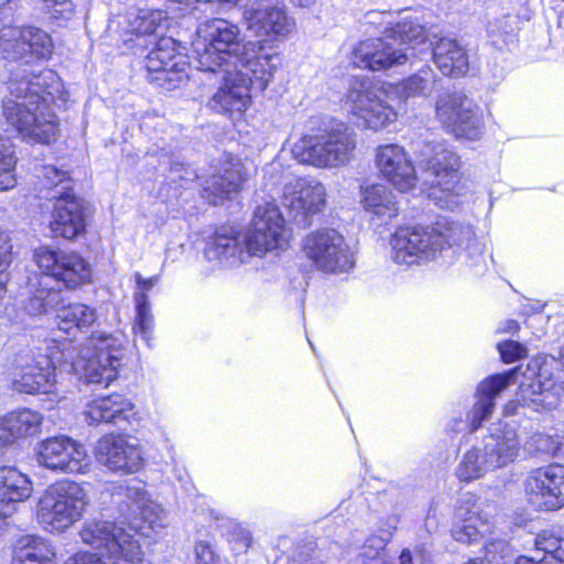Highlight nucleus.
<instances>
[{
  "instance_id": "obj_1",
  "label": "nucleus",
  "mask_w": 564,
  "mask_h": 564,
  "mask_svg": "<svg viewBox=\"0 0 564 564\" xmlns=\"http://www.w3.org/2000/svg\"><path fill=\"white\" fill-rule=\"evenodd\" d=\"M9 95L3 99L2 113L7 124L22 139L51 143L57 135V119L53 106L66 101L59 76L52 69L18 70L9 82Z\"/></svg>"
},
{
  "instance_id": "obj_2",
  "label": "nucleus",
  "mask_w": 564,
  "mask_h": 564,
  "mask_svg": "<svg viewBox=\"0 0 564 564\" xmlns=\"http://www.w3.org/2000/svg\"><path fill=\"white\" fill-rule=\"evenodd\" d=\"M474 238L471 227L446 218L431 227L399 228L391 237V258L400 265L423 264L437 259L454 246H469Z\"/></svg>"
},
{
  "instance_id": "obj_3",
  "label": "nucleus",
  "mask_w": 564,
  "mask_h": 564,
  "mask_svg": "<svg viewBox=\"0 0 564 564\" xmlns=\"http://www.w3.org/2000/svg\"><path fill=\"white\" fill-rule=\"evenodd\" d=\"M426 31L413 21H402L386 32L383 39H369L354 50V64L373 72L403 65L426 52Z\"/></svg>"
},
{
  "instance_id": "obj_4",
  "label": "nucleus",
  "mask_w": 564,
  "mask_h": 564,
  "mask_svg": "<svg viewBox=\"0 0 564 564\" xmlns=\"http://www.w3.org/2000/svg\"><path fill=\"white\" fill-rule=\"evenodd\" d=\"M89 502L83 484L59 480L48 486L39 498L36 520L47 532L63 533L82 520Z\"/></svg>"
},
{
  "instance_id": "obj_5",
  "label": "nucleus",
  "mask_w": 564,
  "mask_h": 564,
  "mask_svg": "<svg viewBox=\"0 0 564 564\" xmlns=\"http://www.w3.org/2000/svg\"><path fill=\"white\" fill-rule=\"evenodd\" d=\"M520 451L514 425L499 423L485 437L482 447H473L463 457L456 475L463 481H471L485 474L512 463Z\"/></svg>"
},
{
  "instance_id": "obj_6",
  "label": "nucleus",
  "mask_w": 564,
  "mask_h": 564,
  "mask_svg": "<svg viewBox=\"0 0 564 564\" xmlns=\"http://www.w3.org/2000/svg\"><path fill=\"white\" fill-rule=\"evenodd\" d=\"M417 164L426 174L429 196L442 208L454 209L462 204L458 192L459 156L443 143H423Z\"/></svg>"
},
{
  "instance_id": "obj_7",
  "label": "nucleus",
  "mask_w": 564,
  "mask_h": 564,
  "mask_svg": "<svg viewBox=\"0 0 564 564\" xmlns=\"http://www.w3.org/2000/svg\"><path fill=\"white\" fill-rule=\"evenodd\" d=\"M192 46L193 57L200 70L217 73L231 68V63L242 46L240 29L224 19L206 21L198 25Z\"/></svg>"
},
{
  "instance_id": "obj_8",
  "label": "nucleus",
  "mask_w": 564,
  "mask_h": 564,
  "mask_svg": "<svg viewBox=\"0 0 564 564\" xmlns=\"http://www.w3.org/2000/svg\"><path fill=\"white\" fill-rule=\"evenodd\" d=\"M356 133L340 123L305 134L292 145V154L301 163L317 167H337L347 164L356 149Z\"/></svg>"
},
{
  "instance_id": "obj_9",
  "label": "nucleus",
  "mask_w": 564,
  "mask_h": 564,
  "mask_svg": "<svg viewBox=\"0 0 564 564\" xmlns=\"http://www.w3.org/2000/svg\"><path fill=\"white\" fill-rule=\"evenodd\" d=\"M345 106L359 127L379 131L398 118L388 89L373 86L368 78H354L346 94Z\"/></svg>"
},
{
  "instance_id": "obj_10",
  "label": "nucleus",
  "mask_w": 564,
  "mask_h": 564,
  "mask_svg": "<svg viewBox=\"0 0 564 564\" xmlns=\"http://www.w3.org/2000/svg\"><path fill=\"white\" fill-rule=\"evenodd\" d=\"M122 340L113 335L95 333L89 338V347L74 362V369L88 383L108 387L117 378L121 365Z\"/></svg>"
},
{
  "instance_id": "obj_11",
  "label": "nucleus",
  "mask_w": 564,
  "mask_h": 564,
  "mask_svg": "<svg viewBox=\"0 0 564 564\" xmlns=\"http://www.w3.org/2000/svg\"><path fill=\"white\" fill-rule=\"evenodd\" d=\"M79 535L85 544L101 550L111 564H129L141 558L139 541L112 521L102 519L87 521Z\"/></svg>"
},
{
  "instance_id": "obj_12",
  "label": "nucleus",
  "mask_w": 564,
  "mask_h": 564,
  "mask_svg": "<svg viewBox=\"0 0 564 564\" xmlns=\"http://www.w3.org/2000/svg\"><path fill=\"white\" fill-rule=\"evenodd\" d=\"M33 261L43 275L65 290L74 291L91 282V267L78 252L41 246L34 250Z\"/></svg>"
},
{
  "instance_id": "obj_13",
  "label": "nucleus",
  "mask_w": 564,
  "mask_h": 564,
  "mask_svg": "<svg viewBox=\"0 0 564 564\" xmlns=\"http://www.w3.org/2000/svg\"><path fill=\"white\" fill-rule=\"evenodd\" d=\"M302 252L314 268L326 273H339L355 265L344 236L335 229L322 228L308 232L302 240Z\"/></svg>"
},
{
  "instance_id": "obj_14",
  "label": "nucleus",
  "mask_w": 564,
  "mask_h": 564,
  "mask_svg": "<svg viewBox=\"0 0 564 564\" xmlns=\"http://www.w3.org/2000/svg\"><path fill=\"white\" fill-rule=\"evenodd\" d=\"M242 17L247 29L263 44L284 42L296 30L295 19L278 0H254L246 6Z\"/></svg>"
},
{
  "instance_id": "obj_15",
  "label": "nucleus",
  "mask_w": 564,
  "mask_h": 564,
  "mask_svg": "<svg viewBox=\"0 0 564 564\" xmlns=\"http://www.w3.org/2000/svg\"><path fill=\"white\" fill-rule=\"evenodd\" d=\"M40 466L62 474H87L91 458L80 442L66 436H52L43 440L35 448Z\"/></svg>"
},
{
  "instance_id": "obj_16",
  "label": "nucleus",
  "mask_w": 564,
  "mask_h": 564,
  "mask_svg": "<svg viewBox=\"0 0 564 564\" xmlns=\"http://www.w3.org/2000/svg\"><path fill=\"white\" fill-rule=\"evenodd\" d=\"M55 365L48 354H19L9 372L10 387L18 393H50L56 382Z\"/></svg>"
},
{
  "instance_id": "obj_17",
  "label": "nucleus",
  "mask_w": 564,
  "mask_h": 564,
  "mask_svg": "<svg viewBox=\"0 0 564 564\" xmlns=\"http://www.w3.org/2000/svg\"><path fill=\"white\" fill-rule=\"evenodd\" d=\"M290 239L284 218L273 203L259 205L253 214L250 229L245 232V242L257 257L275 249H283Z\"/></svg>"
},
{
  "instance_id": "obj_18",
  "label": "nucleus",
  "mask_w": 564,
  "mask_h": 564,
  "mask_svg": "<svg viewBox=\"0 0 564 564\" xmlns=\"http://www.w3.org/2000/svg\"><path fill=\"white\" fill-rule=\"evenodd\" d=\"M96 460L108 471L118 475H131L142 469L143 452L140 443L132 436L109 433L101 436L95 445Z\"/></svg>"
},
{
  "instance_id": "obj_19",
  "label": "nucleus",
  "mask_w": 564,
  "mask_h": 564,
  "mask_svg": "<svg viewBox=\"0 0 564 564\" xmlns=\"http://www.w3.org/2000/svg\"><path fill=\"white\" fill-rule=\"evenodd\" d=\"M435 112L441 123L457 138L476 140L480 137L477 106L463 93L441 95L435 105Z\"/></svg>"
},
{
  "instance_id": "obj_20",
  "label": "nucleus",
  "mask_w": 564,
  "mask_h": 564,
  "mask_svg": "<svg viewBox=\"0 0 564 564\" xmlns=\"http://www.w3.org/2000/svg\"><path fill=\"white\" fill-rule=\"evenodd\" d=\"M524 494L530 505L539 510L564 507V466L551 464L530 471L524 480Z\"/></svg>"
},
{
  "instance_id": "obj_21",
  "label": "nucleus",
  "mask_w": 564,
  "mask_h": 564,
  "mask_svg": "<svg viewBox=\"0 0 564 564\" xmlns=\"http://www.w3.org/2000/svg\"><path fill=\"white\" fill-rule=\"evenodd\" d=\"M494 533V522L486 505L473 494L466 492L458 499L454 512L453 538L470 544Z\"/></svg>"
},
{
  "instance_id": "obj_22",
  "label": "nucleus",
  "mask_w": 564,
  "mask_h": 564,
  "mask_svg": "<svg viewBox=\"0 0 564 564\" xmlns=\"http://www.w3.org/2000/svg\"><path fill=\"white\" fill-rule=\"evenodd\" d=\"M0 51L9 59L46 58L52 54L53 42L43 30L32 26H6L0 31Z\"/></svg>"
},
{
  "instance_id": "obj_23",
  "label": "nucleus",
  "mask_w": 564,
  "mask_h": 564,
  "mask_svg": "<svg viewBox=\"0 0 564 564\" xmlns=\"http://www.w3.org/2000/svg\"><path fill=\"white\" fill-rule=\"evenodd\" d=\"M276 54L265 50L262 41H248L231 63V70L238 77L247 78V85L260 91L272 80L276 66L273 58Z\"/></svg>"
},
{
  "instance_id": "obj_24",
  "label": "nucleus",
  "mask_w": 564,
  "mask_h": 564,
  "mask_svg": "<svg viewBox=\"0 0 564 564\" xmlns=\"http://www.w3.org/2000/svg\"><path fill=\"white\" fill-rule=\"evenodd\" d=\"M249 175V169L242 160L226 153L219 160V166L208 178L203 188L204 197L213 205L223 204L237 195Z\"/></svg>"
},
{
  "instance_id": "obj_25",
  "label": "nucleus",
  "mask_w": 564,
  "mask_h": 564,
  "mask_svg": "<svg viewBox=\"0 0 564 564\" xmlns=\"http://www.w3.org/2000/svg\"><path fill=\"white\" fill-rule=\"evenodd\" d=\"M177 43L172 37H162L147 56L145 67L149 73L156 74L152 80L166 85L167 88L176 87L184 78H187L186 56L177 51Z\"/></svg>"
},
{
  "instance_id": "obj_26",
  "label": "nucleus",
  "mask_w": 564,
  "mask_h": 564,
  "mask_svg": "<svg viewBox=\"0 0 564 564\" xmlns=\"http://www.w3.org/2000/svg\"><path fill=\"white\" fill-rule=\"evenodd\" d=\"M375 164L379 174L400 192L412 189L417 176L405 149L395 143L381 144L375 150Z\"/></svg>"
},
{
  "instance_id": "obj_27",
  "label": "nucleus",
  "mask_w": 564,
  "mask_h": 564,
  "mask_svg": "<svg viewBox=\"0 0 564 564\" xmlns=\"http://www.w3.org/2000/svg\"><path fill=\"white\" fill-rule=\"evenodd\" d=\"M53 198L55 203L48 225L52 235L69 240L83 235L86 230V215L82 199L70 192Z\"/></svg>"
},
{
  "instance_id": "obj_28",
  "label": "nucleus",
  "mask_w": 564,
  "mask_h": 564,
  "mask_svg": "<svg viewBox=\"0 0 564 564\" xmlns=\"http://www.w3.org/2000/svg\"><path fill=\"white\" fill-rule=\"evenodd\" d=\"M84 415L88 424L106 422L121 425L139 421L135 405L124 395L118 393L93 399L86 404Z\"/></svg>"
},
{
  "instance_id": "obj_29",
  "label": "nucleus",
  "mask_w": 564,
  "mask_h": 564,
  "mask_svg": "<svg viewBox=\"0 0 564 564\" xmlns=\"http://www.w3.org/2000/svg\"><path fill=\"white\" fill-rule=\"evenodd\" d=\"M284 205L294 216L314 215L323 210L326 204V191L322 183L299 178L284 188Z\"/></svg>"
},
{
  "instance_id": "obj_30",
  "label": "nucleus",
  "mask_w": 564,
  "mask_h": 564,
  "mask_svg": "<svg viewBox=\"0 0 564 564\" xmlns=\"http://www.w3.org/2000/svg\"><path fill=\"white\" fill-rule=\"evenodd\" d=\"M564 398V384L554 380L545 369L528 386L520 387L519 401L534 411L557 408Z\"/></svg>"
},
{
  "instance_id": "obj_31",
  "label": "nucleus",
  "mask_w": 564,
  "mask_h": 564,
  "mask_svg": "<svg viewBox=\"0 0 564 564\" xmlns=\"http://www.w3.org/2000/svg\"><path fill=\"white\" fill-rule=\"evenodd\" d=\"M517 369L490 376L481 381L476 391V402L469 413L470 431L477 430L484 421L490 419L495 409V399L510 384L516 382Z\"/></svg>"
},
{
  "instance_id": "obj_32",
  "label": "nucleus",
  "mask_w": 564,
  "mask_h": 564,
  "mask_svg": "<svg viewBox=\"0 0 564 564\" xmlns=\"http://www.w3.org/2000/svg\"><path fill=\"white\" fill-rule=\"evenodd\" d=\"M119 489L127 499L128 518H140L153 531L169 525L166 511L150 498L143 487L129 485Z\"/></svg>"
},
{
  "instance_id": "obj_33",
  "label": "nucleus",
  "mask_w": 564,
  "mask_h": 564,
  "mask_svg": "<svg viewBox=\"0 0 564 564\" xmlns=\"http://www.w3.org/2000/svg\"><path fill=\"white\" fill-rule=\"evenodd\" d=\"M205 258L223 267H236L256 257L245 242V234H217L206 245Z\"/></svg>"
},
{
  "instance_id": "obj_34",
  "label": "nucleus",
  "mask_w": 564,
  "mask_h": 564,
  "mask_svg": "<svg viewBox=\"0 0 564 564\" xmlns=\"http://www.w3.org/2000/svg\"><path fill=\"white\" fill-rule=\"evenodd\" d=\"M223 73L224 85L213 96L210 105L217 111L242 112L250 104V87L247 78L238 77L231 68L219 70Z\"/></svg>"
},
{
  "instance_id": "obj_35",
  "label": "nucleus",
  "mask_w": 564,
  "mask_h": 564,
  "mask_svg": "<svg viewBox=\"0 0 564 564\" xmlns=\"http://www.w3.org/2000/svg\"><path fill=\"white\" fill-rule=\"evenodd\" d=\"M32 491L33 486L26 475L13 467H0V507L4 516H13Z\"/></svg>"
},
{
  "instance_id": "obj_36",
  "label": "nucleus",
  "mask_w": 564,
  "mask_h": 564,
  "mask_svg": "<svg viewBox=\"0 0 564 564\" xmlns=\"http://www.w3.org/2000/svg\"><path fill=\"white\" fill-rule=\"evenodd\" d=\"M426 45L432 46L434 62L445 76L458 77L467 73V52L456 40L441 37L432 42L426 33Z\"/></svg>"
},
{
  "instance_id": "obj_37",
  "label": "nucleus",
  "mask_w": 564,
  "mask_h": 564,
  "mask_svg": "<svg viewBox=\"0 0 564 564\" xmlns=\"http://www.w3.org/2000/svg\"><path fill=\"white\" fill-rule=\"evenodd\" d=\"M361 205L372 220L387 224L399 213L395 195L382 184H373L361 191Z\"/></svg>"
},
{
  "instance_id": "obj_38",
  "label": "nucleus",
  "mask_w": 564,
  "mask_h": 564,
  "mask_svg": "<svg viewBox=\"0 0 564 564\" xmlns=\"http://www.w3.org/2000/svg\"><path fill=\"white\" fill-rule=\"evenodd\" d=\"M135 291L133 294L135 303L134 333L149 344L153 330V315L149 302L148 292H150L160 281L159 275L143 278L139 272L134 273Z\"/></svg>"
},
{
  "instance_id": "obj_39",
  "label": "nucleus",
  "mask_w": 564,
  "mask_h": 564,
  "mask_svg": "<svg viewBox=\"0 0 564 564\" xmlns=\"http://www.w3.org/2000/svg\"><path fill=\"white\" fill-rule=\"evenodd\" d=\"M13 564H57L56 553L44 539L26 535L14 547Z\"/></svg>"
},
{
  "instance_id": "obj_40",
  "label": "nucleus",
  "mask_w": 564,
  "mask_h": 564,
  "mask_svg": "<svg viewBox=\"0 0 564 564\" xmlns=\"http://www.w3.org/2000/svg\"><path fill=\"white\" fill-rule=\"evenodd\" d=\"M1 422L9 433L8 443H10L14 438L36 434L42 424V416L35 411L22 409L10 413Z\"/></svg>"
},
{
  "instance_id": "obj_41",
  "label": "nucleus",
  "mask_w": 564,
  "mask_h": 564,
  "mask_svg": "<svg viewBox=\"0 0 564 564\" xmlns=\"http://www.w3.org/2000/svg\"><path fill=\"white\" fill-rule=\"evenodd\" d=\"M167 20L165 11L160 9L139 8L128 13V28L137 35L155 33Z\"/></svg>"
},
{
  "instance_id": "obj_42",
  "label": "nucleus",
  "mask_w": 564,
  "mask_h": 564,
  "mask_svg": "<svg viewBox=\"0 0 564 564\" xmlns=\"http://www.w3.org/2000/svg\"><path fill=\"white\" fill-rule=\"evenodd\" d=\"M61 302V290L40 285L31 290L29 297L23 303V308L30 316H42L52 313Z\"/></svg>"
},
{
  "instance_id": "obj_43",
  "label": "nucleus",
  "mask_w": 564,
  "mask_h": 564,
  "mask_svg": "<svg viewBox=\"0 0 564 564\" xmlns=\"http://www.w3.org/2000/svg\"><path fill=\"white\" fill-rule=\"evenodd\" d=\"M59 328L69 332L73 327L80 330L87 329L97 321L96 310L83 303H72L61 308Z\"/></svg>"
},
{
  "instance_id": "obj_44",
  "label": "nucleus",
  "mask_w": 564,
  "mask_h": 564,
  "mask_svg": "<svg viewBox=\"0 0 564 564\" xmlns=\"http://www.w3.org/2000/svg\"><path fill=\"white\" fill-rule=\"evenodd\" d=\"M534 553L545 564H564V540L546 532L534 539Z\"/></svg>"
},
{
  "instance_id": "obj_45",
  "label": "nucleus",
  "mask_w": 564,
  "mask_h": 564,
  "mask_svg": "<svg viewBox=\"0 0 564 564\" xmlns=\"http://www.w3.org/2000/svg\"><path fill=\"white\" fill-rule=\"evenodd\" d=\"M436 75L431 67H424L416 74L408 77L401 84V91L405 98L417 95H430L436 85Z\"/></svg>"
},
{
  "instance_id": "obj_46",
  "label": "nucleus",
  "mask_w": 564,
  "mask_h": 564,
  "mask_svg": "<svg viewBox=\"0 0 564 564\" xmlns=\"http://www.w3.org/2000/svg\"><path fill=\"white\" fill-rule=\"evenodd\" d=\"M15 158L11 145L0 139V192L9 191L17 184Z\"/></svg>"
},
{
  "instance_id": "obj_47",
  "label": "nucleus",
  "mask_w": 564,
  "mask_h": 564,
  "mask_svg": "<svg viewBox=\"0 0 564 564\" xmlns=\"http://www.w3.org/2000/svg\"><path fill=\"white\" fill-rule=\"evenodd\" d=\"M41 172L46 187L53 188L62 185L64 193L69 192V180L65 171L58 170L53 165H44ZM63 192L56 191L53 196H59Z\"/></svg>"
},
{
  "instance_id": "obj_48",
  "label": "nucleus",
  "mask_w": 564,
  "mask_h": 564,
  "mask_svg": "<svg viewBox=\"0 0 564 564\" xmlns=\"http://www.w3.org/2000/svg\"><path fill=\"white\" fill-rule=\"evenodd\" d=\"M44 9L53 20H69L74 14L72 0H41Z\"/></svg>"
},
{
  "instance_id": "obj_49",
  "label": "nucleus",
  "mask_w": 564,
  "mask_h": 564,
  "mask_svg": "<svg viewBox=\"0 0 564 564\" xmlns=\"http://www.w3.org/2000/svg\"><path fill=\"white\" fill-rule=\"evenodd\" d=\"M11 249L12 246L8 235L0 230V299L6 292V284L8 282L7 269L10 262Z\"/></svg>"
},
{
  "instance_id": "obj_50",
  "label": "nucleus",
  "mask_w": 564,
  "mask_h": 564,
  "mask_svg": "<svg viewBox=\"0 0 564 564\" xmlns=\"http://www.w3.org/2000/svg\"><path fill=\"white\" fill-rule=\"evenodd\" d=\"M392 535V531H383L381 535H371L367 539L362 546L361 556L366 558H376L384 550L389 539Z\"/></svg>"
},
{
  "instance_id": "obj_51",
  "label": "nucleus",
  "mask_w": 564,
  "mask_h": 564,
  "mask_svg": "<svg viewBox=\"0 0 564 564\" xmlns=\"http://www.w3.org/2000/svg\"><path fill=\"white\" fill-rule=\"evenodd\" d=\"M499 352L505 362H513L525 357L527 349L518 341L507 340L498 345Z\"/></svg>"
},
{
  "instance_id": "obj_52",
  "label": "nucleus",
  "mask_w": 564,
  "mask_h": 564,
  "mask_svg": "<svg viewBox=\"0 0 564 564\" xmlns=\"http://www.w3.org/2000/svg\"><path fill=\"white\" fill-rule=\"evenodd\" d=\"M230 542L232 543V549L236 552H246L251 544V534L242 527L236 525L230 533Z\"/></svg>"
},
{
  "instance_id": "obj_53",
  "label": "nucleus",
  "mask_w": 564,
  "mask_h": 564,
  "mask_svg": "<svg viewBox=\"0 0 564 564\" xmlns=\"http://www.w3.org/2000/svg\"><path fill=\"white\" fill-rule=\"evenodd\" d=\"M532 442L535 446V451L539 453L553 455L557 451V444L550 435L535 434L532 436Z\"/></svg>"
},
{
  "instance_id": "obj_54",
  "label": "nucleus",
  "mask_w": 564,
  "mask_h": 564,
  "mask_svg": "<svg viewBox=\"0 0 564 564\" xmlns=\"http://www.w3.org/2000/svg\"><path fill=\"white\" fill-rule=\"evenodd\" d=\"M195 557L196 564H218V558L214 551L210 545L205 542H198L195 545Z\"/></svg>"
},
{
  "instance_id": "obj_55",
  "label": "nucleus",
  "mask_w": 564,
  "mask_h": 564,
  "mask_svg": "<svg viewBox=\"0 0 564 564\" xmlns=\"http://www.w3.org/2000/svg\"><path fill=\"white\" fill-rule=\"evenodd\" d=\"M64 564H107L100 556L90 552H78L68 557Z\"/></svg>"
},
{
  "instance_id": "obj_56",
  "label": "nucleus",
  "mask_w": 564,
  "mask_h": 564,
  "mask_svg": "<svg viewBox=\"0 0 564 564\" xmlns=\"http://www.w3.org/2000/svg\"><path fill=\"white\" fill-rule=\"evenodd\" d=\"M399 560L400 564H426L422 554L417 552L412 553L410 550H403Z\"/></svg>"
},
{
  "instance_id": "obj_57",
  "label": "nucleus",
  "mask_w": 564,
  "mask_h": 564,
  "mask_svg": "<svg viewBox=\"0 0 564 564\" xmlns=\"http://www.w3.org/2000/svg\"><path fill=\"white\" fill-rule=\"evenodd\" d=\"M18 8V0H0V18L11 14Z\"/></svg>"
},
{
  "instance_id": "obj_58",
  "label": "nucleus",
  "mask_w": 564,
  "mask_h": 564,
  "mask_svg": "<svg viewBox=\"0 0 564 564\" xmlns=\"http://www.w3.org/2000/svg\"><path fill=\"white\" fill-rule=\"evenodd\" d=\"M519 330V324L516 322V321H512V319H509V321H506L501 327L498 329V332H501V333H516Z\"/></svg>"
},
{
  "instance_id": "obj_59",
  "label": "nucleus",
  "mask_w": 564,
  "mask_h": 564,
  "mask_svg": "<svg viewBox=\"0 0 564 564\" xmlns=\"http://www.w3.org/2000/svg\"><path fill=\"white\" fill-rule=\"evenodd\" d=\"M514 564H545V561L541 563L536 554L534 556L521 555L516 558Z\"/></svg>"
},
{
  "instance_id": "obj_60",
  "label": "nucleus",
  "mask_w": 564,
  "mask_h": 564,
  "mask_svg": "<svg viewBox=\"0 0 564 564\" xmlns=\"http://www.w3.org/2000/svg\"><path fill=\"white\" fill-rule=\"evenodd\" d=\"M0 511H3V508L0 507ZM11 516H4L2 512H0V535L6 531L8 527V519Z\"/></svg>"
},
{
  "instance_id": "obj_61",
  "label": "nucleus",
  "mask_w": 564,
  "mask_h": 564,
  "mask_svg": "<svg viewBox=\"0 0 564 564\" xmlns=\"http://www.w3.org/2000/svg\"><path fill=\"white\" fill-rule=\"evenodd\" d=\"M293 4L302 8H308L313 6L317 0H290Z\"/></svg>"
},
{
  "instance_id": "obj_62",
  "label": "nucleus",
  "mask_w": 564,
  "mask_h": 564,
  "mask_svg": "<svg viewBox=\"0 0 564 564\" xmlns=\"http://www.w3.org/2000/svg\"><path fill=\"white\" fill-rule=\"evenodd\" d=\"M465 423L462 420L454 421L453 423V432H462L465 427Z\"/></svg>"
},
{
  "instance_id": "obj_63",
  "label": "nucleus",
  "mask_w": 564,
  "mask_h": 564,
  "mask_svg": "<svg viewBox=\"0 0 564 564\" xmlns=\"http://www.w3.org/2000/svg\"><path fill=\"white\" fill-rule=\"evenodd\" d=\"M135 530L140 531L143 535H149V532L145 530L144 525H135Z\"/></svg>"
},
{
  "instance_id": "obj_64",
  "label": "nucleus",
  "mask_w": 564,
  "mask_h": 564,
  "mask_svg": "<svg viewBox=\"0 0 564 564\" xmlns=\"http://www.w3.org/2000/svg\"><path fill=\"white\" fill-rule=\"evenodd\" d=\"M558 359L561 360V362L564 365V345L560 348V351H558Z\"/></svg>"
}]
</instances>
